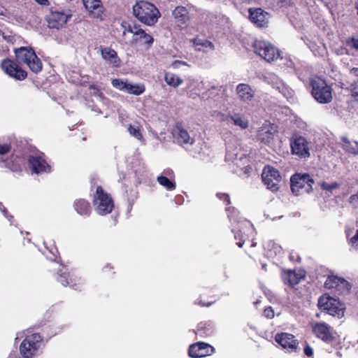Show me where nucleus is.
<instances>
[{
    "label": "nucleus",
    "instance_id": "1",
    "mask_svg": "<svg viewBox=\"0 0 358 358\" xmlns=\"http://www.w3.org/2000/svg\"><path fill=\"white\" fill-rule=\"evenodd\" d=\"M134 15L139 21L148 26L157 23L160 16L158 9L152 3L141 1L133 6Z\"/></svg>",
    "mask_w": 358,
    "mask_h": 358
},
{
    "label": "nucleus",
    "instance_id": "2",
    "mask_svg": "<svg viewBox=\"0 0 358 358\" xmlns=\"http://www.w3.org/2000/svg\"><path fill=\"white\" fill-rule=\"evenodd\" d=\"M311 94L320 103H328L332 100V89L326 81L320 77H313L310 80Z\"/></svg>",
    "mask_w": 358,
    "mask_h": 358
},
{
    "label": "nucleus",
    "instance_id": "3",
    "mask_svg": "<svg viewBox=\"0 0 358 358\" xmlns=\"http://www.w3.org/2000/svg\"><path fill=\"white\" fill-rule=\"evenodd\" d=\"M290 181L291 189L296 196L310 193L313 190L314 181L308 174H294Z\"/></svg>",
    "mask_w": 358,
    "mask_h": 358
},
{
    "label": "nucleus",
    "instance_id": "4",
    "mask_svg": "<svg viewBox=\"0 0 358 358\" xmlns=\"http://www.w3.org/2000/svg\"><path fill=\"white\" fill-rule=\"evenodd\" d=\"M42 338L38 334L27 336L20 345V354L24 358L36 355L41 348Z\"/></svg>",
    "mask_w": 358,
    "mask_h": 358
},
{
    "label": "nucleus",
    "instance_id": "5",
    "mask_svg": "<svg viewBox=\"0 0 358 358\" xmlns=\"http://www.w3.org/2000/svg\"><path fill=\"white\" fill-rule=\"evenodd\" d=\"M255 52L268 62L280 57L279 50L271 43L264 41H255L252 45Z\"/></svg>",
    "mask_w": 358,
    "mask_h": 358
},
{
    "label": "nucleus",
    "instance_id": "6",
    "mask_svg": "<svg viewBox=\"0 0 358 358\" xmlns=\"http://www.w3.org/2000/svg\"><path fill=\"white\" fill-rule=\"evenodd\" d=\"M94 205L99 215H106L110 213L114 206L111 197L103 190L101 186L96 187Z\"/></svg>",
    "mask_w": 358,
    "mask_h": 358
},
{
    "label": "nucleus",
    "instance_id": "7",
    "mask_svg": "<svg viewBox=\"0 0 358 358\" xmlns=\"http://www.w3.org/2000/svg\"><path fill=\"white\" fill-rule=\"evenodd\" d=\"M318 306L320 309L326 310L328 314L341 317L344 315V306L339 301L327 295L320 297Z\"/></svg>",
    "mask_w": 358,
    "mask_h": 358
},
{
    "label": "nucleus",
    "instance_id": "8",
    "mask_svg": "<svg viewBox=\"0 0 358 358\" xmlns=\"http://www.w3.org/2000/svg\"><path fill=\"white\" fill-rule=\"evenodd\" d=\"M111 83L113 87L115 88L136 96L142 94L145 90V87L143 84H134L129 83L127 80L115 78L112 80Z\"/></svg>",
    "mask_w": 358,
    "mask_h": 358
},
{
    "label": "nucleus",
    "instance_id": "9",
    "mask_svg": "<svg viewBox=\"0 0 358 358\" xmlns=\"http://www.w3.org/2000/svg\"><path fill=\"white\" fill-rule=\"evenodd\" d=\"M262 178L268 189L273 192L278 189V186L281 180V176L277 169L269 166H266L263 170Z\"/></svg>",
    "mask_w": 358,
    "mask_h": 358
},
{
    "label": "nucleus",
    "instance_id": "10",
    "mask_svg": "<svg viewBox=\"0 0 358 358\" xmlns=\"http://www.w3.org/2000/svg\"><path fill=\"white\" fill-rule=\"evenodd\" d=\"M290 146L293 155L301 158L309 157V143L304 137L301 136L292 137L290 141Z\"/></svg>",
    "mask_w": 358,
    "mask_h": 358
},
{
    "label": "nucleus",
    "instance_id": "11",
    "mask_svg": "<svg viewBox=\"0 0 358 358\" xmlns=\"http://www.w3.org/2000/svg\"><path fill=\"white\" fill-rule=\"evenodd\" d=\"M266 81L273 88L276 89L280 94H282L287 99L289 100L294 97V90L276 75L269 74L266 77Z\"/></svg>",
    "mask_w": 358,
    "mask_h": 358
},
{
    "label": "nucleus",
    "instance_id": "12",
    "mask_svg": "<svg viewBox=\"0 0 358 358\" xmlns=\"http://www.w3.org/2000/svg\"><path fill=\"white\" fill-rule=\"evenodd\" d=\"M71 17L69 11L52 10L47 17L48 27L51 29L62 27Z\"/></svg>",
    "mask_w": 358,
    "mask_h": 358
},
{
    "label": "nucleus",
    "instance_id": "13",
    "mask_svg": "<svg viewBox=\"0 0 358 358\" xmlns=\"http://www.w3.org/2000/svg\"><path fill=\"white\" fill-rule=\"evenodd\" d=\"M1 67L6 74L18 80H24L27 76L25 71L10 59H3L1 62Z\"/></svg>",
    "mask_w": 358,
    "mask_h": 358
},
{
    "label": "nucleus",
    "instance_id": "14",
    "mask_svg": "<svg viewBox=\"0 0 358 358\" xmlns=\"http://www.w3.org/2000/svg\"><path fill=\"white\" fill-rule=\"evenodd\" d=\"M276 133V127L266 121L258 130L257 138L262 143L269 144L273 141Z\"/></svg>",
    "mask_w": 358,
    "mask_h": 358
},
{
    "label": "nucleus",
    "instance_id": "15",
    "mask_svg": "<svg viewBox=\"0 0 358 358\" xmlns=\"http://www.w3.org/2000/svg\"><path fill=\"white\" fill-rule=\"evenodd\" d=\"M313 334L322 341L329 342L333 340V329L324 322L312 324Z\"/></svg>",
    "mask_w": 358,
    "mask_h": 358
},
{
    "label": "nucleus",
    "instance_id": "16",
    "mask_svg": "<svg viewBox=\"0 0 358 358\" xmlns=\"http://www.w3.org/2000/svg\"><path fill=\"white\" fill-rule=\"evenodd\" d=\"M275 341L282 348L287 350L289 352H296L298 348V342L294 339V336L290 334H277L275 336Z\"/></svg>",
    "mask_w": 358,
    "mask_h": 358
},
{
    "label": "nucleus",
    "instance_id": "17",
    "mask_svg": "<svg viewBox=\"0 0 358 358\" xmlns=\"http://www.w3.org/2000/svg\"><path fill=\"white\" fill-rule=\"evenodd\" d=\"M214 352V348L205 343H197L190 345L189 348V355L192 358H201L211 355Z\"/></svg>",
    "mask_w": 358,
    "mask_h": 358
},
{
    "label": "nucleus",
    "instance_id": "18",
    "mask_svg": "<svg viewBox=\"0 0 358 358\" xmlns=\"http://www.w3.org/2000/svg\"><path fill=\"white\" fill-rule=\"evenodd\" d=\"M327 289H336L341 292H348L350 289L349 282L342 278L330 275L324 282Z\"/></svg>",
    "mask_w": 358,
    "mask_h": 358
},
{
    "label": "nucleus",
    "instance_id": "19",
    "mask_svg": "<svg viewBox=\"0 0 358 358\" xmlns=\"http://www.w3.org/2000/svg\"><path fill=\"white\" fill-rule=\"evenodd\" d=\"M249 17L250 21L257 27H265L268 23L269 14L261 8H250Z\"/></svg>",
    "mask_w": 358,
    "mask_h": 358
},
{
    "label": "nucleus",
    "instance_id": "20",
    "mask_svg": "<svg viewBox=\"0 0 358 358\" xmlns=\"http://www.w3.org/2000/svg\"><path fill=\"white\" fill-rule=\"evenodd\" d=\"M29 164L33 173L38 174L43 172L48 173L50 171V166L41 156H31L29 159Z\"/></svg>",
    "mask_w": 358,
    "mask_h": 358
},
{
    "label": "nucleus",
    "instance_id": "21",
    "mask_svg": "<svg viewBox=\"0 0 358 358\" xmlns=\"http://www.w3.org/2000/svg\"><path fill=\"white\" fill-rule=\"evenodd\" d=\"M172 134L177 143L180 145H192L194 143V138L190 137L188 131L181 125L177 124L173 129Z\"/></svg>",
    "mask_w": 358,
    "mask_h": 358
},
{
    "label": "nucleus",
    "instance_id": "22",
    "mask_svg": "<svg viewBox=\"0 0 358 358\" xmlns=\"http://www.w3.org/2000/svg\"><path fill=\"white\" fill-rule=\"evenodd\" d=\"M83 2L85 8L92 17H101L103 13V7L100 0H83Z\"/></svg>",
    "mask_w": 358,
    "mask_h": 358
},
{
    "label": "nucleus",
    "instance_id": "23",
    "mask_svg": "<svg viewBox=\"0 0 358 358\" xmlns=\"http://www.w3.org/2000/svg\"><path fill=\"white\" fill-rule=\"evenodd\" d=\"M236 92L238 99L245 103H250L255 96V90L248 84L240 83L236 86Z\"/></svg>",
    "mask_w": 358,
    "mask_h": 358
},
{
    "label": "nucleus",
    "instance_id": "24",
    "mask_svg": "<svg viewBox=\"0 0 358 358\" xmlns=\"http://www.w3.org/2000/svg\"><path fill=\"white\" fill-rule=\"evenodd\" d=\"M172 15L179 24H185L190 19L189 10L185 6L176 7L173 10Z\"/></svg>",
    "mask_w": 358,
    "mask_h": 358
},
{
    "label": "nucleus",
    "instance_id": "25",
    "mask_svg": "<svg viewBox=\"0 0 358 358\" xmlns=\"http://www.w3.org/2000/svg\"><path fill=\"white\" fill-rule=\"evenodd\" d=\"M101 52L103 59L108 64L115 67L119 66L120 60L114 50L110 48H104L101 49Z\"/></svg>",
    "mask_w": 358,
    "mask_h": 358
},
{
    "label": "nucleus",
    "instance_id": "26",
    "mask_svg": "<svg viewBox=\"0 0 358 358\" xmlns=\"http://www.w3.org/2000/svg\"><path fill=\"white\" fill-rule=\"evenodd\" d=\"M15 54L19 63H24L29 57L36 59V55L31 48L20 47L15 50Z\"/></svg>",
    "mask_w": 358,
    "mask_h": 358
},
{
    "label": "nucleus",
    "instance_id": "27",
    "mask_svg": "<svg viewBox=\"0 0 358 358\" xmlns=\"http://www.w3.org/2000/svg\"><path fill=\"white\" fill-rule=\"evenodd\" d=\"M304 278V275L299 273H297L294 271H287L282 274V280L285 284L290 286H294L300 282Z\"/></svg>",
    "mask_w": 358,
    "mask_h": 358
},
{
    "label": "nucleus",
    "instance_id": "28",
    "mask_svg": "<svg viewBox=\"0 0 358 358\" xmlns=\"http://www.w3.org/2000/svg\"><path fill=\"white\" fill-rule=\"evenodd\" d=\"M191 41L193 43V45L197 51L207 52L209 50H213L215 49L213 43L208 40L195 38L192 39Z\"/></svg>",
    "mask_w": 358,
    "mask_h": 358
},
{
    "label": "nucleus",
    "instance_id": "29",
    "mask_svg": "<svg viewBox=\"0 0 358 358\" xmlns=\"http://www.w3.org/2000/svg\"><path fill=\"white\" fill-rule=\"evenodd\" d=\"M342 147L348 152L358 155V142L355 141H350L346 137L341 138Z\"/></svg>",
    "mask_w": 358,
    "mask_h": 358
},
{
    "label": "nucleus",
    "instance_id": "30",
    "mask_svg": "<svg viewBox=\"0 0 358 358\" xmlns=\"http://www.w3.org/2000/svg\"><path fill=\"white\" fill-rule=\"evenodd\" d=\"M76 210L80 215H89L90 213V203L84 199H78L74 203Z\"/></svg>",
    "mask_w": 358,
    "mask_h": 358
},
{
    "label": "nucleus",
    "instance_id": "31",
    "mask_svg": "<svg viewBox=\"0 0 358 358\" xmlns=\"http://www.w3.org/2000/svg\"><path fill=\"white\" fill-rule=\"evenodd\" d=\"M23 64H26L35 73H38L42 70V62L37 56L36 59L29 57L28 59Z\"/></svg>",
    "mask_w": 358,
    "mask_h": 358
},
{
    "label": "nucleus",
    "instance_id": "32",
    "mask_svg": "<svg viewBox=\"0 0 358 358\" xmlns=\"http://www.w3.org/2000/svg\"><path fill=\"white\" fill-rule=\"evenodd\" d=\"M64 268L63 267L62 269L59 270V272L61 273L59 274L58 281L64 287L69 285L71 287H74L76 283L74 282L76 279L70 278V280H69V278L71 276L69 273H66V271H63V269Z\"/></svg>",
    "mask_w": 358,
    "mask_h": 358
},
{
    "label": "nucleus",
    "instance_id": "33",
    "mask_svg": "<svg viewBox=\"0 0 358 358\" xmlns=\"http://www.w3.org/2000/svg\"><path fill=\"white\" fill-rule=\"evenodd\" d=\"M164 80L167 85L173 87H178L183 82L181 78L171 73H166L164 76Z\"/></svg>",
    "mask_w": 358,
    "mask_h": 358
},
{
    "label": "nucleus",
    "instance_id": "34",
    "mask_svg": "<svg viewBox=\"0 0 358 358\" xmlns=\"http://www.w3.org/2000/svg\"><path fill=\"white\" fill-rule=\"evenodd\" d=\"M134 36H136L135 38H138V41L142 40L145 44L148 45V47L151 46L153 43V38L150 35L146 34L141 29H137L134 34Z\"/></svg>",
    "mask_w": 358,
    "mask_h": 358
},
{
    "label": "nucleus",
    "instance_id": "35",
    "mask_svg": "<svg viewBox=\"0 0 358 358\" xmlns=\"http://www.w3.org/2000/svg\"><path fill=\"white\" fill-rule=\"evenodd\" d=\"M264 247L265 250H267L268 252H270L269 255L271 256H272L273 255H276L278 254H280L282 251L281 247L277 243H275L274 241L271 240L265 242L264 244Z\"/></svg>",
    "mask_w": 358,
    "mask_h": 358
},
{
    "label": "nucleus",
    "instance_id": "36",
    "mask_svg": "<svg viewBox=\"0 0 358 358\" xmlns=\"http://www.w3.org/2000/svg\"><path fill=\"white\" fill-rule=\"evenodd\" d=\"M229 120L236 126L240 127L241 129H246L248 127L249 123L248 120L239 115H234L229 117Z\"/></svg>",
    "mask_w": 358,
    "mask_h": 358
},
{
    "label": "nucleus",
    "instance_id": "37",
    "mask_svg": "<svg viewBox=\"0 0 358 358\" xmlns=\"http://www.w3.org/2000/svg\"><path fill=\"white\" fill-rule=\"evenodd\" d=\"M157 181L168 190H173L176 188V183L164 176H158Z\"/></svg>",
    "mask_w": 358,
    "mask_h": 358
},
{
    "label": "nucleus",
    "instance_id": "38",
    "mask_svg": "<svg viewBox=\"0 0 358 358\" xmlns=\"http://www.w3.org/2000/svg\"><path fill=\"white\" fill-rule=\"evenodd\" d=\"M127 130L131 136H134L142 143L144 142L143 134L138 126L129 124Z\"/></svg>",
    "mask_w": 358,
    "mask_h": 358
},
{
    "label": "nucleus",
    "instance_id": "39",
    "mask_svg": "<svg viewBox=\"0 0 358 358\" xmlns=\"http://www.w3.org/2000/svg\"><path fill=\"white\" fill-rule=\"evenodd\" d=\"M243 159V155L241 154L240 155L237 152L235 151H229L228 149L227 150L226 154V160L231 161L235 163L236 165H238V160L241 161Z\"/></svg>",
    "mask_w": 358,
    "mask_h": 358
},
{
    "label": "nucleus",
    "instance_id": "40",
    "mask_svg": "<svg viewBox=\"0 0 358 358\" xmlns=\"http://www.w3.org/2000/svg\"><path fill=\"white\" fill-rule=\"evenodd\" d=\"M127 32H129V33H131L133 34L132 36V38L129 41H127L126 38H124V43H127V44H134V43H136L137 41H138V38H135L136 36H134V34L136 32V31H134L131 27L129 26V27L127 29H124V30L123 31V36L125 37L126 36V34H127Z\"/></svg>",
    "mask_w": 358,
    "mask_h": 358
},
{
    "label": "nucleus",
    "instance_id": "41",
    "mask_svg": "<svg viewBox=\"0 0 358 358\" xmlns=\"http://www.w3.org/2000/svg\"><path fill=\"white\" fill-rule=\"evenodd\" d=\"M10 150V146L8 144H1L0 143V160L4 163L5 161L3 159V156L7 154Z\"/></svg>",
    "mask_w": 358,
    "mask_h": 358
},
{
    "label": "nucleus",
    "instance_id": "42",
    "mask_svg": "<svg viewBox=\"0 0 358 358\" xmlns=\"http://www.w3.org/2000/svg\"><path fill=\"white\" fill-rule=\"evenodd\" d=\"M346 45L348 47L358 50V37H352L346 41Z\"/></svg>",
    "mask_w": 358,
    "mask_h": 358
},
{
    "label": "nucleus",
    "instance_id": "43",
    "mask_svg": "<svg viewBox=\"0 0 358 358\" xmlns=\"http://www.w3.org/2000/svg\"><path fill=\"white\" fill-rule=\"evenodd\" d=\"M89 90L90 94L92 95H94L97 97H101L102 96V92L95 85H90L89 87Z\"/></svg>",
    "mask_w": 358,
    "mask_h": 358
},
{
    "label": "nucleus",
    "instance_id": "44",
    "mask_svg": "<svg viewBox=\"0 0 358 358\" xmlns=\"http://www.w3.org/2000/svg\"><path fill=\"white\" fill-rule=\"evenodd\" d=\"M338 187V185L336 182H334L331 184H329L327 182H323L322 184V187L323 189L331 192L333 189H336Z\"/></svg>",
    "mask_w": 358,
    "mask_h": 358
},
{
    "label": "nucleus",
    "instance_id": "45",
    "mask_svg": "<svg viewBox=\"0 0 358 358\" xmlns=\"http://www.w3.org/2000/svg\"><path fill=\"white\" fill-rule=\"evenodd\" d=\"M350 90L353 96H358V81H355L352 83H351L350 86Z\"/></svg>",
    "mask_w": 358,
    "mask_h": 358
},
{
    "label": "nucleus",
    "instance_id": "46",
    "mask_svg": "<svg viewBox=\"0 0 358 358\" xmlns=\"http://www.w3.org/2000/svg\"><path fill=\"white\" fill-rule=\"evenodd\" d=\"M350 243L355 250H358V229L355 235L350 238Z\"/></svg>",
    "mask_w": 358,
    "mask_h": 358
},
{
    "label": "nucleus",
    "instance_id": "47",
    "mask_svg": "<svg viewBox=\"0 0 358 358\" xmlns=\"http://www.w3.org/2000/svg\"><path fill=\"white\" fill-rule=\"evenodd\" d=\"M277 4L279 7H287L292 4V0H278Z\"/></svg>",
    "mask_w": 358,
    "mask_h": 358
},
{
    "label": "nucleus",
    "instance_id": "48",
    "mask_svg": "<svg viewBox=\"0 0 358 358\" xmlns=\"http://www.w3.org/2000/svg\"><path fill=\"white\" fill-rule=\"evenodd\" d=\"M350 203L355 207H358V192L356 194H353L350 198Z\"/></svg>",
    "mask_w": 358,
    "mask_h": 358
},
{
    "label": "nucleus",
    "instance_id": "49",
    "mask_svg": "<svg viewBox=\"0 0 358 358\" xmlns=\"http://www.w3.org/2000/svg\"><path fill=\"white\" fill-rule=\"evenodd\" d=\"M264 314L267 318H273L274 317V312L271 307L265 308Z\"/></svg>",
    "mask_w": 358,
    "mask_h": 358
},
{
    "label": "nucleus",
    "instance_id": "50",
    "mask_svg": "<svg viewBox=\"0 0 358 358\" xmlns=\"http://www.w3.org/2000/svg\"><path fill=\"white\" fill-rule=\"evenodd\" d=\"M304 353L306 356L311 357L313 355V350L309 345H306L304 348Z\"/></svg>",
    "mask_w": 358,
    "mask_h": 358
},
{
    "label": "nucleus",
    "instance_id": "51",
    "mask_svg": "<svg viewBox=\"0 0 358 358\" xmlns=\"http://www.w3.org/2000/svg\"><path fill=\"white\" fill-rule=\"evenodd\" d=\"M181 65H187L185 62L176 60L172 63V66L175 69L179 68Z\"/></svg>",
    "mask_w": 358,
    "mask_h": 358
},
{
    "label": "nucleus",
    "instance_id": "52",
    "mask_svg": "<svg viewBox=\"0 0 358 358\" xmlns=\"http://www.w3.org/2000/svg\"><path fill=\"white\" fill-rule=\"evenodd\" d=\"M217 196L219 197L220 199H224V201H227V204L230 203L229 198L228 194H217Z\"/></svg>",
    "mask_w": 358,
    "mask_h": 358
},
{
    "label": "nucleus",
    "instance_id": "53",
    "mask_svg": "<svg viewBox=\"0 0 358 358\" xmlns=\"http://www.w3.org/2000/svg\"><path fill=\"white\" fill-rule=\"evenodd\" d=\"M350 73L355 75V76H358V68H352L350 70Z\"/></svg>",
    "mask_w": 358,
    "mask_h": 358
},
{
    "label": "nucleus",
    "instance_id": "54",
    "mask_svg": "<svg viewBox=\"0 0 358 358\" xmlns=\"http://www.w3.org/2000/svg\"><path fill=\"white\" fill-rule=\"evenodd\" d=\"M35 1L41 5H47L48 3V0H35Z\"/></svg>",
    "mask_w": 358,
    "mask_h": 358
},
{
    "label": "nucleus",
    "instance_id": "55",
    "mask_svg": "<svg viewBox=\"0 0 358 358\" xmlns=\"http://www.w3.org/2000/svg\"><path fill=\"white\" fill-rule=\"evenodd\" d=\"M1 212L3 213L4 216L6 217H8L7 214H8V211L6 209V208H1Z\"/></svg>",
    "mask_w": 358,
    "mask_h": 358
},
{
    "label": "nucleus",
    "instance_id": "56",
    "mask_svg": "<svg viewBox=\"0 0 358 358\" xmlns=\"http://www.w3.org/2000/svg\"><path fill=\"white\" fill-rule=\"evenodd\" d=\"M164 173H165L166 175H167V176H170L171 174H172V173H173V171H172L171 170H170V169H169V170H166V171H164Z\"/></svg>",
    "mask_w": 358,
    "mask_h": 358
},
{
    "label": "nucleus",
    "instance_id": "57",
    "mask_svg": "<svg viewBox=\"0 0 358 358\" xmlns=\"http://www.w3.org/2000/svg\"><path fill=\"white\" fill-rule=\"evenodd\" d=\"M241 1L243 2L250 3V2L252 1L253 0H241Z\"/></svg>",
    "mask_w": 358,
    "mask_h": 358
},
{
    "label": "nucleus",
    "instance_id": "58",
    "mask_svg": "<svg viewBox=\"0 0 358 358\" xmlns=\"http://www.w3.org/2000/svg\"><path fill=\"white\" fill-rule=\"evenodd\" d=\"M237 244H238V245L240 248H241V247H243V243H241V242H240V243H238Z\"/></svg>",
    "mask_w": 358,
    "mask_h": 358
},
{
    "label": "nucleus",
    "instance_id": "59",
    "mask_svg": "<svg viewBox=\"0 0 358 358\" xmlns=\"http://www.w3.org/2000/svg\"><path fill=\"white\" fill-rule=\"evenodd\" d=\"M212 303H208L207 304H202V306H209L211 305Z\"/></svg>",
    "mask_w": 358,
    "mask_h": 358
},
{
    "label": "nucleus",
    "instance_id": "60",
    "mask_svg": "<svg viewBox=\"0 0 358 358\" xmlns=\"http://www.w3.org/2000/svg\"><path fill=\"white\" fill-rule=\"evenodd\" d=\"M266 264H263V265H262V268H264V269H266Z\"/></svg>",
    "mask_w": 358,
    "mask_h": 358
},
{
    "label": "nucleus",
    "instance_id": "61",
    "mask_svg": "<svg viewBox=\"0 0 358 358\" xmlns=\"http://www.w3.org/2000/svg\"><path fill=\"white\" fill-rule=\"evenodd\" d=\"M9 358H12V355H11L9 356Z\"/></svg>",
    "mask_w": 358,
    "mask_h": 358
},
{
    "label": "nucleus",
    "instance_id": "62",
    "mask_svg": "<svg viewBox=\"0 0 358 358\" xmlns=\"http://www.w3.org/2000/svg\"><path fill=\"white\" fill-rule=\"evenodd\" d=\"M357 14H358V7H357Z\"/></svg>",
    "mask_w": 358,
    "mask_h": 358
}]
</instances>
